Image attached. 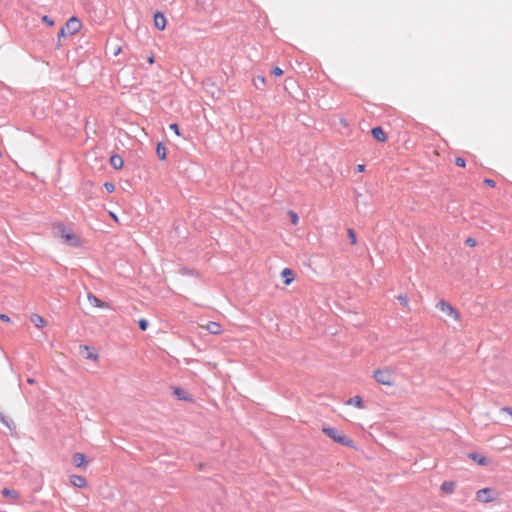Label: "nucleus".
I'll return each mask as SVG.
<instances>
[{"label": "nucleus", "mask_w": 512, "mask_h": 512, "mask_svg": "<svg viewBox=\"0 0 512 512\" xmlns=\"http://www.w3.org/2000/svg\"><path fill=\"white\" fill-rule=\"evenodd\" d=\"M56 233L64 239L65 243L70 246H77L79 244L77 236L63 225L55 227Z\"/></svg>", "instance_id": "obj_1"}, {"label": "nucleus", "mask_w": 512, "mask_h": 512, "mask_svg": "<svg viewBox=\"0 0 512 512\" xmlns=\"http://www.w3.org/2000/svg\"><path fill=\"white\" fill-rule=\"evenodd\" d=\"M375 380L382 385H393V372L390 369H378L374 371Z\"/></svg>", "instance_id": "obj_2"}, {"label": "nucleus", "mask_w": 512, "mask_h": 512, "mask_svg": "<svg viewBox=\"0 0 512 512\" xmlns=\"http://www.w3.org/2000/svg\"><path fill=\"white\" fill-rule=\"evenodd\" d=\"M323 432L337 443H340L345 446H352V440H350L344 435H340L334 428L325 427L323 428Z\"/></svg>", "instance_id": "obj_3"}, {"label": "nucleus", "mask_w": 512, "mask_h": 512, "mask_svg": "<svg viewBox=\"0 0 512 512\" xmlns=\"http://www.w3.org/2000/svg\"><path fill=\"white\" fill-rule=\"evenodd\" d=\"M436 307L444 313L445 316L452 318L453 320L459 319V313L457 310H455L449 303L442 300L438 302Z\"/></svg>", "instance_id": "obj_4"}, {"label": "nucleus", "mask_w": 512, "mask_h": 512, "mask_svg": "<svg viewBox=\"0 0 512 512\" xmlns=\"http://www.w3.org/2000/svg\"><path fill=\"white\" fill-rule=\"evenodd\" d=\"M82 24L80 20L76 17H71L65 24L64 28L69 35H73L78 32L81 28Z\"/></svg>", "instance_id": "obj_5"}, {"label": "nucleus", "mask_w": 512, "mask_h": 512, "mask_svg": "<svg viewBox=\"0 0 512 512\" xmlns=\"http://www.w3.org/2000/svg\"><path fill=\"white\" fill-rule=\"evenodd\" d=\"M491 493L490 488L481 489L477 492V499L484 503L492 502L495 498L491 496Z\"/></svg>", "instance_id": "obj_6"}, {"label": "nucleus", "mask_w": 512, "mask_h": 512, "mask_svg": "<svg viewBox=\"0 0 512 512\" xmlns=\"http://www.w3.org/2000/svg\"><path fill=\"white\" fill-rule=\"evenodd\" d=\"M154 24L159 30H164L166 27V18L161 12H157L154 15Z\"/></svg>", "instance_id": "obj_7"}, {"label": "nucleus", "mask_w": 512, "mask_h": 512, "mask_svg": "<svg viewBox=\"0 0 512 512\" xmlns=\"http://www.w3.org/2000/svg\"><path fill=\"white\" fill-rule=\"evenodd\" d=\"M89 303L94 307L106 308L108 304L97 298L94 294L88 293L87 295Z\"/></svg>", "instance_id": "obj_8"}, {"label": "nucleus", "mask_w": 512, "mask_h": 512, "mask_svg": "<svg viewBox=\"0 0 512 512\" xmlns=\"http://www.w3.org/2000/svg\"><path fill=\"white\" fill-rule=\"evenodd\" d=\"M70 483L74 487L83 488L87 485V481L83 476L80 475H72L70 477Z\"/></svg>", "instance_id": "obj_9"}, {"label": "nucleus", "mask_w": 512, "mask_h": 512, "mask_svg": "<svg viewBox=\"0 0 512 512\" xmlns=\"http://www.w3.org/2000/svg\"><path fill=\"white\" fill-rule=\"evenodd\" d=\"M371 133L375 140L380 141V142L386 141V134L381 127H374L371 130Z\"/></svg>", "instance_id": "obj_10"}, {"label": "nucleus", "mask_w": 512, "mask_h": 512, "mask_svg": "<svg viewBox=\"0 0 512 512\" xmlns=\"http://www.w3.org/2000/svg\"><path fill=\"white\" fill-rule=\"evenodd\" d=\"M80 354L86 359L97 360L98 356L88 346H80Z\"/></svg>", "instance_id": "obj_11"}, {"label": "nucleus", "mask_w": 512, "mask_h": 512, "mask_svg": "<svg viewBox=\"0 0 512 512\" xmlns=\"http://www.w3.org/2000/svg\"><path fill=\"white\" fill-rule=\"evenodd\" d=\"M85 455L83 453H75L72 457V463L75 467L81 468L85 465Z\"/></svg>", "instance_id": "obj_12"}, {"label": "nucleus", "mask_w": 512, "mask_h": 512, "mask_svg": "<svg viewBox=\"0 0 512 512\" xmlns=\"http://www.w3.org/2000/svg\"><path fill=\"white\" fill-rule=\"evenodd\" d=\"M205 328L214 335H218L221 333V325L217 322L210 321L206 324Z\"/></svg>", "instance_id": "obj_13"}, {"label": "nucleus", "mask_w": 512, "mask_h": 512, "mask_svg": "<svg viewBox=\"0 0 512 512\" xmlns=\"http://www.w3.org/2000/svg\"><path fill=\"white\" fill-rule=\"evenodd\" d=\"M174 395L179 400H185V401H191L192 400L190 394L186 390H184L182 388H175L174 389Z\"/></svg>", "instance_id": "obj_14"}, {"label": "nucleus", "mask_w": 512, "mask_h": 512, "mask_svg": "<svg viewBox=\"0 0 512 512\" xmlns=\"http://www.w3.org/2000/svg\"><path fill=\"white\" fill-rule=\"evenodd\" d=\"M110 164L115 169H121L123 167V159L121 156L115 154L110 157Z\"/></svg>", "instance_id": "obj_15"}, {"label": "nucleus", "mask_w": 512, "mask_h": 512, "mask_svg": "<svg viewBox=\"0 0 512 512\" xmlns=\"http://www.w3.org/2000/svg\"><path fill=\"white\" fill-rule=\"evenodd\" d=\"M30 321L37 327V328H42L45 326L46 324V321L45 319L38 315V314H32L31 317H30Z\"/></svg>", "instance_id": "obj_16"}, {"label": "nucleus", "mask_w": 512, "mask_h": 512, "mask_svg": "<svg viewBox=\"0 0 512 512\" xmlns=\"http://www.w3.org/2000/svg\"><path fill=\"white\" fill-rule=\"evenodd\" d=\"M281 275L284 278V283L286 285H289L293 281L294 274H293V271L291 269H289V268L283 269Z\"/></svg>", "instance_id": "obj_17"}, {"label": "nucleus", "mask_w": 512, "mask_h": 512, "mask_svg": "<svg viewBox=\"0 0 512 512\" xmlns=\"http://www.w3.org/2000/svg\"><path fill=\"white\" fill-rule=\"evenodd\" d=\"M347 404L349 405H354L356 406L357 408L359 409H362L364 406H363V402H362V399L360 396H355V397H352L350 398L348 401H347Z\"/></svg>", "instance_id": "obj_18"}, {"label": "nucleus", "mask_w": 512, "mask_h": 512, "mask_svg": "<svg viewBox=\"0 0 512 512\" xmlns=\"http://www.w3.org/2000/svg\"><path fill=\"white\" fill-rule=\"evenodd\" d=\"M470 458H472L474 461H476L479 465H486L487 464V459L484 457V456H481L477 453H471L470 455Z\"/></svg>", "instance_id": "obj_19"}, {"label": "nucleus", "mask_w": 512, "mask_h": 512, "mask_svg": "<svg viewBox=\"0 0 512 512\" xmlns=\"http://www.w3.org/2000/svg\"><path fill=\"white\" fill-rule=\"evenodd\" d=\"M455 484L451 481H445L441 485V490L445 493H452L454 491Z\"/></svg>", "instance_id": "obj_20"}, {"label": "nucleus", "mask_w": 512, "mask_h": 512, "mask_svg": "<svg viewBox=\"0 0 512 512\" xmlns=\"http://www.w3.org/2000/svg\"><path fill=\"white\" fill-rule=\"evenodd\" d=\"M156 154L161 160H164L166 158V148L162 143H158L156 148Z\"/></svg>", "instance_id": "obj_21"}, {"label": "nucleus", "mask_w": 512, "mask_h": 512, "mask_svg": "<svg viewBox=\"0 0 512 512\" xmlns=\"http://www.w3.org/2000/svg\"><path fill=\"white\" fill-rule=\"evenodd\" d=\"M288 215H289V217H290L291 223H292L293 225H296V224L298 223V221H299V217H298V215H297L294 211H292V210H290V211L288 212Z\"/></svg>", "instance_id": "obj_22"}, {"label": "nucleus", "mask_w": 512, "mask_h": 512, "mask_svg": "<svg viewBox=\"0 0 512 512\" xmlns=\"http://www.w3.org/2000/svg\"><path fill=\"white\" fill-rule=\"evenodd\" d=\"M104 187L108 193H113L115 191V185L111 182H106Z\"/></svg>", "instance_id": "obj_23"}, {"label": "nucleus", "mask_w": 512, "mask_h": 512, "mask_svg": "<svg viewBox=\"0 0 512 512\" xmlns=\"http://www.w3.org/2000/svg\"><path fill=\"white\" fill-rule=\"evenodd\" d=\"M348 236H349L351 244H355L356 243V234L353 229H348Z\"/></svg>", "instance_id": "obj_24"}, {"label": "nucleus", "mask_w": 512, "mask_h": 512, "mask_svg": "<svg viewBox=\"0 0 512 512\" xmlns=\"http://www.w3.org/2000/svg\"><path fill=\"white\" fill-rule=\"evenodd\" d=\"M138 323H139V327H140V329L142 331H145L147 329V327H148V321L147 320L140 319Z\"/></svg>", "instance_id": "obj_25"}, {"label": "nucleus", "mask_w": 512, "mask_h": 512, "mask_svg": "<svg viewBox=\"0 0 512 512\" xmlns=\"http://www.w3.org/2000/svg\"><path fill=\"white\" fill-rule=\"evenodd\" d=\"M0 421L11 429L10 422L2 413H0Z\"/></svg>", "instance_id": "obj_26"}, {"label": "nucleus", "mask_w": 512, "mask_h": 512, "mask_svg": "<svg viewBox=\"0 0 512 512\" xmlns=\"http://www.w3.org/2000/svg\"><path fill=\"white\" fill-rule=\"evenodd\" d=\"M2 494H3L4 496H6V497H9V496H15V495H16V493H15L14 491H12V490H10V489H7V488H4V489L2 490Z\"/></svg>", "instance_id": "obj_27"}, {"label": "nucleus", "mask_w": 512, "mask_h": 512, "mask_svg": "<svg viewBox=\"0 0 512 512\" xmlns=\"http://www.w3.org/2000/svg\"><path fill=\"white\" fill-rule=\"evenodd\" d=\"M455 164L459 167H464L465 166V159L464 158H461V157H457L456 160H455Z\"/></svg>", "instance_id": "obj_28"}, {"label": "nucleus", "mask_w": 512, "mask_h": 512, "mask_svg": "<svg viewBox=\"0 0 512 512\" xmlns=\"http://www.w3.org/2000/svg\"><path fill=\"white\" fill-rule=\"evenodd\" d=\"M397 299L400 301V303L404 306L408 304V299L405 295H399Z\"/></svg>", "instance_id": "obj_29"}, {"label": "nucleus", "mask_w": 512, "mask_h": 512, "mask_svg": "<svg viewBox=\"0 0 512 512\" xmlns=\"http://www.w3.org/2000/svg\"><path fill=\"white\" fill-rule=\"evenodd\" d=\"M42 21L44 23H46L47 25H49V26H53L54 25V21L51 18H49L48 16H43L42 17Z\"/></svg>", "instance_id": "obj_30"}, {"label": "nucleus", "mask_w": 512, "mask_h": 512, "mask_svg": "<svg viewBox=\"0 0 512 512\" xmlns=\"http://www.w3.org/2000/svg\"><path fill=\"white\" fill-rule=\"evenodd\" d=\"M272 74L275 76H280L283 74V71L279 67H274L272 70Z\"/></svg>", "instance_id": "obj_31"}, {"label": "nucleus", "mask_w": 512, "mask_h": 512, "mask_svg": "<svg viewBox=\"0 0 512 512\" xmlns=\"http://www.w3.org/2000/svg\"><path fill=\"white\" fill-rule=\"evenodd\" d=\"M67 35H69V34H68V33H67V31L65 30V28H64V27H62V28L60 29L59 33H58V38L60 39L61 37H66Z\"/></svg>", "instance_id": "obj_32"}, {"label": "nucleus", "mask_w": 512, "mask_h": 512, "mask_svg": "<svg viewBox=\"0 0 512 512\" xmlns=\"http://www.w3.org/2000/svg\"><path fill=\"white\" fill-rule=\"evenodd\" d=\"M484 183L486 185L490 186V187H495V185H496V182L494 180H492V179H489V178L485 179Z\"/></svg>", "instance_id": "obj_33"}, {"label": "nucleus", "mask_w": 512, "mask_h": 512, "mask_svg": "<svg viewBox=\"0 0 512 512\" xmlns=\"http://www.w3.org/2000/svg\"><path fill=\"white\" fill-rule=\"evenodd\" d=\"M465 243L470 246V247H473L476 245V241L473 239V238H467Z\"/></svg>", "instance_id": "obj_34"}, {"label": "nucleus", "mask_w": 512, "mask_h": 512, "mask_svg": "<svg viewBox=\"0 0 512 512\" xmlns=\"http://www.w3.org/2000/svg\"><path fill=\"white\" fill-rule=\"evenodd\" d=\"M257 82H258V83H261V84H264V83H265V79H264V77H262V76H257V78L255 79V85L258 87Z\"/></svg>", "instance_id": "obj_35"}, {"label": "nucleus", "mask_w": 512, "mask_h": 512, "mask_svg": "<svg viewBox=\"0 0 512 512\" xmlns=\"http://www.w3.org/2000/svg\"><path fill=\"white\" fill-rule=\"evenodd\" d=\"M0 320L4 322H10V318L6 314L0 313Z\"/></svg>", "instance_id": "obj_36"}, {"label": "nucleus", "mask_w": 512, "mask_h": 512, "mask_svg": "<svg viewBox=\"0 0 512 512\" xmlns=\"http://www.w3.org/2000/svg\"><path fill=\"white\" fill-rule=\"evenodd\" d=\"M170 129L173 130L177 135H179V130H178L177 124H171Z\"/></svg>", "instance_id": "obj_37"}, {"label": "nucleus", "mask_w": 512, "mask_h": 512, "mask_svg": "<svg viewBox=\"0 0 512 512\" xmlns=\"http://www.w3.org/2000/svg\"><path fill=\"white\" fill-rule=\"evenodd\" d=\"M364 170H365V165H363V164L357 165V167H356L357 172H359V173L364 172Z\"/></svg>", "instance_id": "obj_38"}, {"label": "nucleus", "mask_w": 512, "mask_h": 512, "mask_svg": "<svg viewBox=\"0 0 512 512\" xmlns=\"http://www.w3.org/2000/svg\"><path fill=\"white\" fill-rule=\"evenodd\" d=\"M501 411H502V412H506V413L510 414V415H511V418H512V409H510V408H508V407H504V408H502V410H501Z\"/></svg>", "instance_id": "obj_39"}, {"label": "nucleus", "mask_w": 512, "mask_h": 512, "mask_svg": "<svg viewBox=\"0 0 512 512\" xmlns=\"http://www.w3.org/2000/svg\"><path fill=\"white\" fill-rule=\"evenodd\" d=\"M148 62H149L150 64L154 63V58H153V56H151V57H149V58H148Z\"/></svg>", "instance_id": "obj_40"}, {"label": "nucleus", "mask_w": 512, "mask_h": 512, "mask_svg": "<svg viewBox=\"0 0 512 512\" xmlns=\"http://www.w3.org/2000/svg\"><path fill=\"white\" fill-rule=\"evenodd\" d=\"M120 52V48H118L116 51H115V55H117L118 53Z\"/></svg>", "instance_id": "obj_41"}]
</instances>
